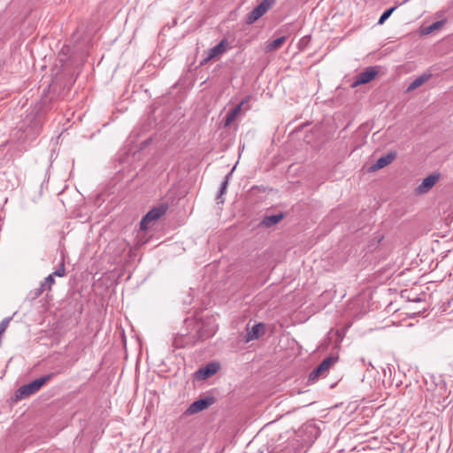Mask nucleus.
I'll list each match as a JSON object with an SVG mask.
<instances>
[{"instance_id":"17","label":"nucleus","mask_w":453,"mask_h":453,"mask_svg":"<svg viewBox=\"0 0 453 453\" xmlns=\"http://www.w3.org/2000/svg\"><path fill=\"white\" fill-rule=\"evenodd\" d=\"M44 290V284H40L38 288L30 291L29 296L32 299H35L39 297L43 293Z\"/></svg>"},{"instance_id":"15","label":"nucleus","mask_w":453,"mask_h":453,"mask_svg":"<svg viewBox=\"0 0 453 453\" xmlns=\"http://www.w3.org/2000/svg\"><path fill=\"white\" fill-rule=\"evenodd\" d=\"M287 37L286 36H280L270 42H268L265 46V51L266 52H272L278 49H280L282 44L286 42Z\"/></svg>"},{"instance_id":"9","label":"nucleus","mask_w":453,"mask_h":453,"mask_svg":"<svg viewBox=\"0 0 453 453\" xmlns=\"http://www.w3.org/2000/svg\"><path fill=\"white\" fill-rule=\"evenodd\" d=\"M396 153L395 152H389L385 156L380 157L375 164H373L370 168L372 171H377L381 168H384L385 166L388 165L390 163L393 162V160L395 158Z\"/></svg>"},{"instance_id":"1","label":"nucleus","mask_w":453,"mask_h":453,"mask_svg":"<svg viewBox=\"0 0 453 453\" xmlns=\"http://www.w3.org/2000/svg\"><path fill=\"white\" fill-rule=\"evenodd\" d=\"M53 376H54V373H49V374H47L45 376H42V377H41L39 379H36V380L27 383V384H25V385L21 386L16 391V398L17 399H22V398H25V397H27V396H29L31 395L35 394Z\"/></svg>"},{"instance_id":"13","label":"nucleus","mask_w":453,"mask_h":453,"mask_svg":"<svg viewBox=\"0 0 453 453\" xmlns=\"http://www.w3.org/2000/svg\"><path fill=\"white\" fill-rule=\"evenodd\" d=\"M432 77V74L430 73H425L421 74L420 76L417 77L409 86L407 90L412 91L421 85H423L425 82H426L430 78Z\"/></svg>"},{"instance_id":"19","label":"nucleus","mask_w":453,"mask_h":453,"mask_svg":"<svg viewBox=\"0 0 453 453\" xmlns=\"http://www.w3.org/2000/svg\"><path fill=\"white\" fill-rule=\"evenodd\" d=\"M55 283V280H54V274L51 273L50 275H48L44 281H42L41 284H44V288L45 289H50L51 288V286Z\"/></svg>"},{"instance_id":"12","label":"nucleus","mask_w":453,"mask_h":453,"mask_svg":"<svg viewBox=\"0 0 453 453\" xmlns=\"http://www.w3.org/2000/svg\"><path fill=\"white\" fill-rule=\"evenodd\" d=\"M283 219V214H275V215H270L265 216L260 222V226L264 227H271L277 223H279Z\"/></svg>"},{"instance_id":"2","label":"nucleus","mask_w":453,"mask_h":453,"mask_svg":"<svg viewBox=\"0 0 453 453\" xmlns=\"http://www.w3.org/2000/svg\"><path fill=\"white\" fill-rule=\"evenodd\" d=\"M275 0H263L247 16L246 23L250 25L260 19L274 4Z\"/></svg>"},{"instance_id":"11","label":"nucleus","mask_w":453,"mask_h":453,"mask_svg":"<svg viewBox=\"0 0 453 453\" xmlns=\"http://www.w3.org/2000/svg\"><path fill=\"white\" fill-rule=\"evenodd\" d=\"M265 331V326L261 323L254 325L251 329H248L246 335V342H250L258 339Z\"/></svg>"},{"instance_id":"21","label":"nucleus","mask_w":453,"mask_h":453,"mask_svg":"<svg viewBox=\"0 0 453 453\" xmlns=\"http://www.w3.org/2000/svg\"><path fill=\"white\" fill-rule=\"evenodd\" d=\"M54 276L63 277L65 274V263L61 262L60 267L53 272Z\"/></svg>"},{"instance_id":"22","label":"nucleus","mask_w":453,"mask_h":453,"mask_svg":"<svg viewBox=\"0 0 453 453\" xmlns=\"http://www.w3.org/2000/svg\"><path fill=\"white\" fill-rule=\"evenodd\" d=\"M441 21L434 22L431 26L427 27V33H431L434 30L438 29L441 26Z\"/></svg>"},{"instance_id":"8","label":"nucleus","mask_w":453,"mask_h":453,"mask_svg":"<svg viewBox=\"0 0 453 453\" xmlns=\"http://www.w3.org/2000/svg\"><path fill=\"white\" fill-rule=\"evenodd\" d=\"M376 75L377 72L372 68L366 69L357 76L356 81L353 82V86L356 87L358 85L366 84L372 81Z\"/></svg>"},{"instance_id":"16","label":"nucleus","mask_w":453,"mask_h":453,"mask_svg":"<svg viewBox=\"0 0 453 453\" xmlns=\"http://www.w3.org/2000/svg\"><path fill=\"white\" fill-rule=\"evenodd\" d=\"M396 9V6H393L388 10H386L379 19L378 24H383L393 13V12Z\"/></svg>"},{"instance_id":"20","label":"nucleus","mask_w":453,"mask_h":453,"mask_svg":"<svg viewBox=\"0 0 453 453\" xmlns=\"http://www.w3.org/2000/svg\"><path fill=\"white\" fill-rule=\"evenodd\" d=\"M236 119V117L230 111L227 112L225 120L224 127H228Z\"/></svg>"},{"instance_id":"18","label":"nucleus","mask_w":453,"mask_h":453,"mask_svg":"<svg viewBox=\"0 0 453 453\" xmlns=\"http://www.w3.org/2000/svg\"><path fill=\"white\" fill-rule=\"evenodd\" d=\"M231 174H232V173H229L225 177L224 181L221 183L220 189H219V194L218 196V199H219L221 197V196H223L226 193V188H227V185H228V180H229V177L231 176Z\"/></svg>"},{"instance_id":"10","label":"nucleus","mask_w":453,"mask_h":453,"mask_svg":"<svg viewBox=\"0 0 453 453\" xmlns=\"http://www.w3.org/2000/svg\"><path fill=\"white\" fill-rule=\"evenodd\" d=\"M218 369L219 365L217 364L210 363L197 371V377L203 380L207 379L215 374L218 372Z\"/></svg>"},{"instance_id":"3","label":"nucleus","mask_w":453,"mask_h":453,"mask_svg":"<svg viewBox=\"0 0 453 453\" xmlns=\"http://www.w3.org/2000/svg\"><path fill=\"white\" fill-rule=\"evenodd\" d=\"M215 402L214 397L205 396L193 402L185 411V415H193L208 409Z\"/></svg>"},{"instance_id":"5","label":"nucleus","mask_w":453,"mask_h":453,"mask_svg":"<svg viewBox=\"0 0 453 453\" xmlns=\"http://www.w3.org/2000/svg\"><path fill=\"white\" fill-rule=\"evenodd\" d=\"M166 211V209L164 207H157L150 210L141 220L140 227L142 230L147 229L148 224L153 220L158 219L161 218Z\"/></svg>"},{"instance_id":"4","label":"nucleus","mask_w":453,"mask_h":453,"mask_svg":"<svg viewBox=\"0 0 453 453\" xmlns=\"http://www.w3.org/2000/svg\"><path fill=\"white\" fill-rule=\"evenodd\" d=\"M337 361V357H328L324 359L310 374L309 380L315 381L319 379V377L324 375L330 366Z\"/></svg>"},{"instance_id":"7","label":"nucleus","mask_w":453,"mask_h":453,"mask_svg":"<svg viewBox=\"0 0 453 453\" xmlns=\"http://www.w3.org/2000/svg\"><path fill=\"white\" fill-rule=\"evenodd\" d=\"M439 174L434 173L426 177L422 182L416 188L417 194L427 193L438 181Z\"/></svg>"},{"instance_id":"6","label":"nucleus","mask_w":453,"mask_h":453,"mask_svg":"<svg viewBox=\"0 0 453 453\" xmlns=\"http://www.w3.org/2000/svg\"><path fill=\"white\" fill-rule=\"evenodd\" d=\"M228 48L226 39H222L216 46L209 50L207 57L203 60L202 64H205L210 60L224 54Z\"/></svg>"},{"instance_id":"14","label":"nucleus","mask_w":453,"mask_h":453,"mask_svg":"<svg viewBox=\"0 0 453 453\" xmlns=\"http://www.w3.org/2000/svg\"><path fill=\"white\" fill-rule=\"evenodd\" d=\"M250 96H248L244 99L241 101L240 104L235 105L233 109H231L229 111L232 112L235 117H237L241 111L243 110L244 111H247L250 110V106L249 104Z\"/></svg>"}]
</instances>
